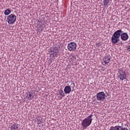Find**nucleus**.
I'll use <instances>...</instances> for the list:
<instances>
[{"label": "nucleus", "mask_w": 130, "mask_h": 130, "mask_svg": "<svg viewBox=\"0 0 130 130\" xmlns=\"http://www.w3.org/2000/svg\"><path fill=\"white\" fill-rule=\"evenodd\" d=\"M93 115L91 114L88 117L85 118L82 121H81V125L83 129L87 128V126H90L91 125V123H92V121L93 120V118L92 117Z\"/></svg>", "instance_id": "nucleus-1"}, {"label": "nucleus", "mask_w": 130, "mask_h": 130, "mask_svg": "<svg viewBox=\"0 0 130 130\" xmlns=\"http://www.w3.org/2000/svg\"><path fill=\"white\" fill-rule=\"evenodd\" d=\"M120 38V34L118 30H116L114 32L112 37H111V42L114 44H116L117 42H119V39Z\"/></svg>", "instance_id": "nucleus-2"}, {"label": "nucleus", "mask_w": 130, "mask_h": 130, "mask_svg": "<svg viewBox=\"0 0 130 130\" xmlns=\"http://www.w3.org/2000/svg\"><path fill=\"white\" fill-rule=\"evenodd\" d=\"M17 20V17L14 14H10L7 17V22L8 24H13Z\"/></svg>", "instance_id": "nucleus-3"}, {"label": "nucleus", "mask_w": 130, "mask_h": 130, "mask_svg": "<svg viewBox=\"0 0 130 130\" xmlns=\"http://www.w3.org/2000/svg\"><path fill=\"white\" fill-rule=\"evenodd\" d=\"M118 32L120 34V37L122 41H126L128 39V35L126 32H123L121 29H118Z\"/></svg>", "instance_id": "nucleus-4"}, {"label": "nucleus", "mask_w": 130, "mask_h": 130, "mask_svg": "<svg viewBox=\"0 0 130 130\" xmlns=\"http://www.w3.org/2000/svg\"><path fill=\"white\" fill-rule=\"evenodd\" d=\"M67 47L69 51H75L77 49V43L75 42L69 43Z\"/></svg>", "instance_id": "nucleus-5"}, {"label": "nucleus", "mask_w": 130, "mask_h": 130, "mask_svg": "<svg viewBox=\"0 0 130 130\" xmlns=\"http://www.w3.org/2000/svg\"><path fill=\"white\" fill-rule=\"evenodd\" d=\"M106 97L104 92H100L96 94V99L99 101H103L104 100Z\"/></svg>", "instance_id": "nucleus-6"}, {"label": "nucleus", "mask_w": 130, "mask_h": 130, "mask_svg": "<svg viewBox=\"0 0 130 130\" xmlns=\"http://www.w3.org/2000/svg\"><path fill=\"white\" fill-rule=\"evenodd\" d=\"M118 77L120 80H121V81H123V80H125L126 79V73L125 72L122 71V70L120 71L119 72V75L118 76Z\"/></svg>", "instance_id": "nucleus-7"}, {"label": "nucleus", "mask_w": 130, "mask_h": 130, "mask_svg": "<svg viewBox=\"0 0 130 130\" xmlns=\"http://www.w3.org/2000/svg\"><path fill=\"white\" fill-rule=\"evenodd\" d=\"M64 92L65 94H70L72 92V87L69 85L66 86L64 88Z\"/></svg>", "instance_id": "nucleus-8"}, {"label": "nucleus", "mask_w": 130, "mask_h": 130, "mask_svg": "<svg viewBox=\"0 0 130 130\" xmlns=\"http://www.w3.org/2000/svg\"><path fill=\"white\" fill-rule=\"evenodd\" d=\"M10 128L11 130H18L19 126L18 124L14 123V124H12L11 125H10Z\"/></svg>", "instance_id": "nucleus-9"}, {"label": "nucleus", "mask_w": 130, "mask_h": 130, "mask_svg": "<svg viewBox=\"0 0 130 130\" xmlns=\"http://www.w3.org/2000/svg\"><path fill=\"white\" fill-rule=\"evenodd\" d=\"M45 22V21H43V24H39L38 26V32H42V31H43V30H44V28H45V25H44V23Z\"/></svg>", "instance_id": "nucleus-10"}, {"label": "nucleus", "mask_w": 130, "mask_h": 130, "mask_svg": "<svg viewBox=\"0 0 130 130\" xmlns=\"http://www.w3.org/2000/svg\"><path fill=\"white\" fill-rule=\"evenodd\" d=\"M111 59V56H106L105 58L104 59V62L106 64H108L109 62H110V60Z\"/></svg>", "instance_id": "nucleus-11"}, {"label": "nucleus", "mask_w": 130, "mask_h": 130, "mask_svg": "<svg viewBox=\"0 0 130 130\" xmlns=\"http://www.w3.org/2000/svg\"><path fill=\"white\" fill-rule=\"evenodd\" d=\"M110 2V0H104L102 5V6H104V7H107L109 4Z\"/></svg>", "instance_id": "nucleus-12"}, {"label": "nucleus", "mask_w": 130, "mask_h": 130, "mask_svg": "<svg viewBox=\"0 0 130 130\" xmlns=\"http://www.w3.org/2000/svg\"><path fill=\"white\" fill-rule=\"evenodd\" d=\"M49 53L51 57H54L56 55H57V51H54L53 52H49Z\"/></svg>", "instance_id": "nucleus-13"}, {"label": "nucleus", "mask_w": 130, "mask_h": 130, "mask_svg": "<svg viewBox=\"0 0 130 130\" xmlns=\"http://www.w3.org/2000/svg\"><path fill=\"white\" fill-rule=\"evenodd\" d=\"M59 93L60 94V95L61 96V98H60V99H62V98L64 97V92H63V90H62V89H60L59 91Z\"/></svg>", "instance_id": "nucleus-14"}, {"label": "nucleus", "mask_w": 130, "mask_h": 130, "mask_svg": "<svg viewBox=\"0 0 130 130\" xmlns=\"http://www.w3.org/2000/svg\"><path fill=\"white\" fill-rule=\"evenodd\" d=\"M121 126L117 125L115 126V127L113 126V129L114 130H121Z\"/></svg>", "instance_id": "nucleus-15"}, {"label": "nucleus", "mask_w": 130, "mask_h": 130, "mask_svg": "<svg viewBox=\"0 0 130 130\" xmlns=\"http://www.w3.org/2000/svg\"><path fill=\"white\" fill-rule=\"evenodd\" d=\"M5 15L6 16H8V15H10L11 14V10L10 9H7L4 12Z\"/></svg>", "instance_id": "nucleus-16"}, {"label": "nucleus", "mask_w": 130, "mask_h": 130, "mask_svg": "<svg viewBox=\"0 0 130 130\" xmlns=\"http://www.w3.org/2000/svg\"><path fill=\"white\" fill-rule=\"evenodd\" d=\"M33 97H34L33 96V93L29 92V94L28 96H27V99L28 100H32V99H33Z\"/></svg>", "instance_id": "nucleus-17"}, {"label": "nucleus", "mask_w": 130, "mask_h": 130, "mask_svg": "<svg viewBox=\"0 0 130 130\" xmlns=\"http://www.w3.org/2000/svg\"><path fill=\"white\" fill-rule=\"evenodd\" d=\"M54 51H55L54 49L53 48H50V50L49 51V52H53Z\"/></svg>", "instance_id": "nucleus-18"}, {"label": "nucleus", "mask_w": 130, "mask_h": 130, "mask_svg": "<svg viewBox=\"0 0 130 130\" xmlns=\"http://www.w3.org/2000/svg\"><path fill=\"white\" fill-rule=\"evenodd\" d=\"M71 85L72 86H73L72 87V88H75V83L72 82Z\"/></svg>", "instance_id": "nucleus-19"}, {"label": "nucleus", "mask_w": 130, "mask_h": 130, "mask_svg": "<svg viewBox=\"0 0 130 130\" xmlns=\"http://www.w3.org/2000/svg\"><path fill=\"white\" fill-rule=\"evenodd\" d=\"M121 130H128V129H127V128L125 127H121Z\"/></svg>", "instance_id": "nucleus-20"}, {"label": "nucleus", "mask_w": 130, "mask_h": 130, "mask_svg": "<svg viewBox=\"0 0 130 130\" xmlns=\"http://www.w3.org/2000/svg\"><path fill=\"white\" fill-rule=\"evenodd\" d=\"M127 50H128V51H130V46H128L127 47Z\"/></svg>", "instance_id": "nucleus-21"}, {"label": "nucleus", "mask_w": 130, "mask_h": 130, "mask_svg": "<svg viewBox=\"0 0 130 130\" xmlns=\"http://www.w3.org/2000/svg\"><path fill=\"white\" fill-rule=\"evenodd\" d=\"M112 127H113V126H111L109 130H114Z\"/></svg>", "instance_id": "nucleus-22"}]
</instances>
